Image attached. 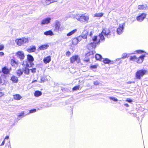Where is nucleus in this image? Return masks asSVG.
I'll list each match as a JSON object with an SVG mask.
<instances>
[{"mask_svg":"<svg viewBox=\"0 0 148 148\" xmlns=\"http://www.w3.org/2000/svg\"><path fill=\"white\" fill-rule=\"evenodd\" d=\"M104 34L102 32L99 35L100 39H97V36H94L92 38L91 43L87 45L89 49H95L96 47V44H99L100 40H105Z\"/></svg>","mask_w":148,"mask_h":148,"instance_id":"f257e3e1","label":"nucleus"},{"mask_svg":"<svg viewBox=\"0 0 148 148\" xmlns=\"http://www.w3.org/2000/svg\"><path fill=\"white\" fill-rule=\"evenodd\" d=\"M74 18L81 23H87L88 22L89 16L86 14H77L74 16Z\"/></svg>","mask_w":148,"mask_h":148,"instance_id":"f03ea898","label":"nucleus"},{"mask_svg":"<svg viewBox=\"0 0 148 148\" xmlns=\"http://www.w3.org/2000/svg\"><path fill=\"white\" fill-rule=\"evenodd\" d=\"M147 71L144 69L138 71L136 73V77L137 79H140L147 73Z\"/></svg>","mask_w":148,"mask_h":148,"instance_id":"7ed1b4c3","label":"nucleus"},{"mask_svg":"<svg viewBox=\"0 0 148 148\" xmlns=\"http://www.w3.org/2000/svg\"><path fill=\"white\" fill-rule=\"evenodd\" d=\"M28 39L25 38H21L16 39L15 40V42L18 46H20L22 44L27 43L28 42Z\"/></svg>","mask_w":148,"mask_h":148,"instance_id":"20e7f679","label":"nucleus"},{"mask_svg":"<svg viewBox=\"0 0 148 148\" xmlns=\"http://www.w3.org/2000/svg\"><path fill=\"white\" fill-rule=\"evenodd\" d=\"M88 34V31L86 30H84L82 34V35L79 36L76 38L78 42L81 40L82 38L86 39Z\"/></svg>","mask_w":148,"mask_h":148,"instance_id":"39448f33","label":"nucleus"},{"mask_svg":"<svg viewBox=\"0 0 148 148\" xmlns=\"http://www.w3.org/2000/svg\"><path fill=\"white\" fill-rule=\"evenodd\" d=\"M125 23H122L119 25V27L117 29V33L118 34H121L122 33L123 31L124 28Z\"/></svg>","mask_w":148,"mask_h":148,"instance_id":"423d86ee","label":"nucleus"},{"mask_svg":"<svg viewBox=\"0 0 148 148\" xmlns=\"http://www.w3.org/2000/svg\"><path fill=\"white\" fill-rule=\"evenodd\" d=\"M71 62L73 63L75 61L77 63H79L80 62V59L78 56H72L70 58Z\"/></svg>","mask_w":148,"mask_h":148,"instance_id":"0eeeda50","label":"nucleus"},{"mask_svg":"<svg viewBox=\"0 0 148 148\" xmlns=\"http://www.w3.org/2000/svg\"><path fill=\"white\" fill-rule=\"evenodd\" d=\"M16 56L21 60L23 59L25 57L24 53L22 51H19L16 52Z\"/></svg>","mask_w":148,"mask_h":148,"instance_id":"6e6552de","label":"nucleus"},{"mask_svg":"<svg viewBox=\"0 0 148 148\" xmlns=\"http://www.w3.org/2000/svg\"><path fill=\"white\" fill-rule=\"evenodd\" d=\"M102 32L104 34L105 36H106L108 38L111 36L110 32L109 29L106 28L103 30Z\"/></svg>","mask_w":148,"mask_h":148,"instance_id":"1a4fd4ad","label":"nucleus"},{"mask_svg":"<svg viewBox=\"0 0 148 148\" xmlns=\"http://www.w3.org/2000/svg\"><path fill=\"white\" fill-rule=\"evenodd\" d=\"M51 20V18L49 17L44 19L41 21L40 24L42 25H47L50 23Z\"/></svg>","mask_w":148,"mask_h":148,"instance_id":"9d476101","label":"nucleus"},{"mask_svg":"<svg viewBox=\"0 0 148 148\" xmlns=\"http://www.w3.org/2000/svg\"><path fill=\"white\" fill-rule=\"evenodd\" d=\"M34 65L33 62L28 61V60L24 61L23 63V66H25L27 67H29L32 66Z\"/></svg>","mask_w":148,"mask_h":148,"instance_id":"9b49d317","label":"nucleus"},{"mask_svg":"<svg viewBox=\"0 0 148 148\" xmlns=\"http://www.w3.org/2000/svg\"><path fill=\"white\" fill-rule=\"evenodd\" d=\"M146 14L145 13H142L140 15L138 16L137 17V20L140 22L142 21L145 18L146 16Z\"/></svg>","mask_w":148,"mask_h":148,"instance_id":"f8f14e48","label":"nucleus"},{"mask_svg":"<svg viewBox=\"0 0 148 148\" xmlns=\"http://www.w3.org/2000/svg\"><path fill=\"white\" fill-rule=\"evenodd\" d=\"M10 80L12 81L13 83H18V77L14 75H13L11 77Z\"/></svg>","mask_w":148,"mask_h":148,"instance_id":"ddd939ff","label":"nucleus"},{"mask_svg":"<svg viewBox=\"0 0 148 148\" xmlns=\"http://www.w3.org/2000/svg\"><path fill=\"white\" fill-rule=\"evenodd\" d=\"M10 70L9 69L6 67H4L3 68L2 70V72L5 74H8L10 73Z\"/></svg>","mask_w":148,"mask_h":148,"instance_id":"4468645a","label":"nucleus"},{"mask_svg":"<svg viewBox=\"0 0 148 148\" xmlns=\"http://www.w3.org/2000/svg\"><path fill=\"white\" fill-rule=\"evenodd\" d=\"M51 60V58L50 56H49L45 58L43 60V61L45 64L49 63Z\"/></svg>","mask_w":148,"mask_h":148,"instance_id":"2eb2a0df","label":"nucleus"},{"mask_svg":"<svg viewBox=\"0 0 148 148\" xmlns=\"http://www.w3.org/2000/svg\"><path fill=\"white\" fill-rule=\"evenodd\" d=\"M145 57V56L143 55L140 56L138 60H137L136 62L138 63H141L144 60V58Z\"/></svg>","mask_w":148,"mask_h":148,"instance_id":"dca6fc26","label":"nucleus"},{"mask_svg":"<svg viewBox=\"0 0 148 148\" xmlns=\"http://www.w3.org/2000/svg\"><path fill=\"white\" fill-rule=\"evenodd\" d=\"M49 46L47 44L42 45L39 47V49L40 50H43L47 49Z\"/></svg>","mask_w":148,"mask_h":148,"instance_id":"f3484780","label":"nucleus"},{"mask_svg":"<svg viewBox=\"0 0 148 148\" xmlns=\"http://www.w3.org/2000/svg\"><path fill=\"white\" fill-rule=\"evenodd\" d=\"M55 23L56 29L58 30H60V22L58 21H56Z\"/></svg>","mask_w":148,"mask_h":148,"instance_id":"a211bd4d","label":"nucleus"},{"mask_svg":"<svg viewBox=\"0 0 148 148\" xmlns=\"http://www.w3.org/2000/svg\"><path fill=\"white\" fill-rule=\"evenodd\" d=\"M13 97L14 99L19 100L21 99L22 97L19 94H16L13 95Z\"/></svg>","mask_w":148,"mask_h":148,"instance_id":"6ab92c4d","label":"nucleus"},{"mask_svg":"<svg viewBox=\"0 0 148 148\" xmlns=\"http://www.w3.org/2000/svg\"><path fill=\"white\" fill-rule=\"evenodd\" d=\"M36 47L35 46H33L32 47H30V48L27 49V51L29 52H32L35 51Z\"/></svg>","mask_w":148,"mask_h":148,"instance_id":"aec40b11","label":"nucleus"},{"mask_svg":"<svg viewBox=\"0 0 148 148\" xmlns=\"http://www.w3.org/2000/svg\"><path fill=\"white\" fill-rule=\"evenodd\" d=\"M23 71L25 74L29 75V69L28 67H25V68L23 69Z\"/></svg>","mask_w":148,"mask_h":148,"instance_id":"412c9836","label":"nucleus"},{"mask_svg":"<svg viewBox=\"0 0 148 148\" xmlns=\"http://www.w3.org/2000/svg\"><path fill=\"white\" fill-rule=\"evenodd\" d=\"M77 31V29H74L67 34L66 35L68 36H69L75 33H76Z\"/></svg>","mask_w":148,"mask_h":148,"instance_id":"4be33fe9","label":"nucleus"},{"mask_svg":"<svg viewBox=\"0 0 148 148\" xmlns=\"http://www.w3.org/2000/svg\"><path fill=\"white\" fill-rule=\"evenodd\" d=\"M27 59L28 61L33 62L34 60V59L32 56L30 55H27Z\"/></svg>","mask_w":148,"mask_h":148,"instance_id":"5701e85b","label":"nucleus"},{"mask_svg":"<svg viewBox=\"0 0 148 148\" xmlns=\"http://www.w3.org/2000/svg\"><path fill=\"white\" fill-rule=\"evenodd\" d=\"M44 34L45 35H50L53 36L54 34L53 33L51 30H49L46 32H45L44 33Z\"/></svg>","mask_w":148,"mask_h":148,"instance_id":"b1692460","label":"nucleus"},{"mask_svg":"<svg viewBox=\"0 0 148 148\" xmlns=\"http://www.w3.org/2000/svg\"><path fill=\"white\" fill-rule=\"evenodd\" d=\"M95 58L97 60L101 61L102 60V56L101 55L97 54L95 55Z\"/></svg>","mask_w":148,"mask_h":148,"instance_id":"393cba45","label":"nucleus"},{"mask_svg":"<svg viewBox=\"0 0 148 148\" xmlns=\"http://www.w3.org/2000/svg\"><path fill=\"white\" fill-rule=\"evenodd\" d=\"M42 95V92L39 91H36L34 93V95L35 97H38Z\"/></svg>","mask_w":148,"mask_h":148,"instance_id":"a878e982","label":"nucleus"},{"mask_svg":"<svg viewBox=\"0 0 148 148\" xmlns=\"http://www.w3.org/2000/svg\"><path fill=\"white\" fill-rule=\"evenodd\" d=\"M131 55L130 53L127 54L126 53H123L122 55L121 58L122 59H124L128 57L130 55Z\"/></svg>","mask_w":148,"mask_h":148,"instance_id":"bb28decb","label":"nucleus"},{"mask_svg":"<svg viewBox=\"0 0 148 148\" xmlns=\"http://www.w3.org/2000/svg\"><path fill=\"white\" fill-rule=\"evenodd\" d=\"M16 73L18 76H20L23 74V71L21 69L18 70L16 71Z\"/></svg>","mask_w":148,"mask_h":148,"instance_id":"cd10ccee","label":"nucleus"},{"mask_svg":"<svg viewBox=\"0 0 148 148\" xmlns=\"http://www.w3.org/2000/svg\"><path fill=\"white\" fill-rule=\"evenodd\" d=\"M78 42L76 38H75L73 39L72 41V44L73 45H76Z\"/></svg>","mask_w":148,"mask_h":148,"instance_id":"c85d7f7f","label":"nucleus"},{"mask_svg":"<svg viewBox=\"0 0 148 148\" xmlns=\"http://www.w3.org/2000/svg\"><path fill=\"white\" fill-rule=\"evenodd\" d=\"M147 8V6L146 5H139L138 6V9L139 10H144L146 9Z\"/></svg>","mask_w":148,"mask_h":148,"instance_id":"c756f323","label":"nucleus"},{"mask_svg":"<svg viewBox=\"0 0 148 148\" xmlns=\"http://www.w3.org/2000/svg\"><path fill=\"white\" fill-rule=\"evenodd\" d=\"M103 14L102 13H96L95 14L94 16L96 17H101L103 16Z\"/></svg>","mask_w":148,"mask_h":148,"instance_id":"7c9ffc66","label":"nucleus"},{"mask_svg":"<svg viewBox=\"0 0 148 148\" xmlns=\"http://www.w3.org/2000/svg\"><path fill=\"white\" fill-rule=\"evenodd\" d=\"M45 5H48L51 3H52L51 0H45L44 2Z\"/></svg>","mask_w":148,"mask_h":148,"instance_id":"2f4dec72","label":"nucleus"},{"mask_svg":"<svg viewBox=\"0 0 148 148\" xmlns=\"http://www.w3.org/2000/svg\"><path fill=\"white\" fill-rule=\"evenodd\" d=\"M130 59L131 60L136 61L137 59L135 56H131L130 57Z\"/></svg>","mask_w":148,"mask_h":148,"instance_id":"473e14b6","label":"nucleus"},{"mask_svg":"<svg viewBox=\"0 0 148 148\" xmlns=\"http://www.w3.org/2000/svg\"><path fill=\"white\" fill-rule=\"evenodd\" d=\"M103 62L105 64H109L111 61L107 58H105L103 60Z\"/></svg>","mask_w":148,"mask_h":148,"instance_id":"72a5a7b5","label":"nucleus"},{"mask_svg":"<svg viewBox=\"0 0 148 148\" xmlns=\"http://www.w3.org/2000/svg\"><path fill=\"white\" fill-rule=\"evenodd\" d=\"M11 64L12 66H15V65L17 64V62H16L15 60H12L11 62Z\"/></svg>","mask_w":148,"mask_h":148,"instance_id":"f704fd0d","label":"nucleus"},{"mask_svg":"<svg viewBox=\"0 0 148 148\" xmlns=\"http://www.w3.org/2000/svg\"><path fill=\"white\" fill-rule=\"evenodd\" d=\"M80 88V86L78 85L77 86H76L74 87L73 88V90H79Z\"/></svg>","mask_w":148,"mask_h":148,"instance_id":"c9c22d12","label":"nucleus"},{"mask_svg":"<svg viewBox=\"0 0 148 148\" xmlns=\"http://www.w3.org/2000/svg\"><path fill=\"white\" fill-rule=\"evenodd\" d=\"M109 98L110 99L114 101H118V100L115 97H110Z\"/></svg>","mask_w":148,"mask_h":148,"instance_id":"e433bc0d","label":"nucleus"},{"mask_svg":"<svg viewBox=\"0 0 148 148\" xmlns=\"http://www.w3.org/2000/svg\"><path fill=\"white\" fill-rule=\"evenodd\" d=\"M36 109H34L33 110H31L29 111V112L28 113L29 114V113H32L34 112H36Z\"/></svg>","mask_w":148,"mask_h":148,"instance_id":"4c0bfd02","label":"nucleus"},{"mask_svg":"<svg viewBox=\"0 0 148 148\" xmlns=\"http://www.w3.org/2000/svg\"><path fill=\"white\" fill-rule=\"evenodd\" d=\"M30 70H31L32 73H35L36 71V69L35 68H34L32 69H31Z\"/></svg>","mask_w":148,"mask_h":148,"instance_id":"58836bf2","label":"nucleus"},{"mask_svg":"<svg viewBox=\"0 0 148 148\" xmlns=\"http://www.w3.org/2000/svg\"><path fill=\"white\" fill-rule=\"evenodd\" d=\"M90 68L92 69H96L97 68V66L96 65H91L90 66Z\"/></svg>","mask_w":148,"mask_h":148,"instance_id":"ea45409f","label":"nucleus"},{"mask_svg":"<svg viewBox=\"0 0 148 148\" xmlns=\"http://www.w3.org/2000/svg\"><path fill=\"white\" fill-rule=\"evenodd\" d=\"M24 112H22L21 113L19 114L18 115V116L19 117H20L21 116H23L24 115Z\"/></svg>","mask_w":148,"mask_h":148,"instance_id":"a19ab883","label":"nucleus"},{"mask_svg":"<svg viewBox=\"0 0 148 148\" xmlns=\"http://www.w3.org/2000/svg\"><path fill=\"white\" fill-rule=\"evenodd\" d=\"M99 83L98 81H95L94 84L95 85L97 86L99 84Z\"/></svg>","mask_w":148,"mask_h":148,"instance_id":"79ce46f5","label":"nucleus"},{"mask_svg":"<svg viewBox=\"0 0 148 148\" xmlns=\"http://www.w3.org/2000/svg\"><path fill=\"white\" fill-rule=\"evenodd\" d=\"M4 48V46L3 45H0V50H2Z\"/></svg>","mask_w":148,"mask_h":148,"instance_id":"37998d69","label":"nucleus"},{"mask_svg":"<svg viewBox=\"0 0 148 148\" xmlns=\"http://www.w3.org/2000/svg\"><path fill=\"white\" fill-rule=\"evenodd\" d=\"M4 95V94L3 92H0V97L3 96Z\"/></svg>","mask_w":148,"mask_h":148,"instance_id":"c03bdc74","label":"nucleus"},{"mask_svg":"<svg viewBox=\"0 0 148 148\" xmlns=\"http://www.w3.org/2000/svg\"><path fill=\"white\" fill-rule=\"evenodd\" d=\"M126 101L129 103H131L132 101V100L130 99H127L126 100Z\"/></svg>","mask_w":148,"mask_h":148,"instance_id":"a18cd8bd","label":"nucleus"},{"mask_svg":"<svg viewBox=\"0 0 148 148\" xmlns=\"http://www.w3.org/2000/svg\"><path fill=\"white\" fill-rule=\"evenodd\" d=\"M71 55V53L69 51H67L66 53V55L68 56H69Z\"/></svg>","mask_w":148,"mask_h":148,"instance_id":"49530a36","label":"nucleus"},{"mask_svg":"<svg viewBox=\"0 0 148 148\" xmlns=\"http://www.w3.org/2000/svg\"><path fill=\"white\" fill-rule=\"evenodd\" d=\"M136 51L138 53H141L143 52V51L140 50H137Z\"/></svg>","mask_w":148,"mask_h":148,"instance_id":"de8ad7c7","label":"nucleus"},{"mask_svg":"<svg viewBox=\"0 0 148 148\" xmlns=\"http://www.w3.org/2000/svg\"><path fill=\"white\" fill-rule=\"evenodd\" d=\"M5 140L2 142L1 144L0 145V146L3 145L5 144Z\"/></svg>","mask_w":148,"mask_h":148,"instance_id":"09e8293b","label":"nucleus"},{"mask_svg":"<svg viewBox=\"0 0 148 148\" xmlns=\"http://www.w3.org/2000/svg\"><path fill=\"white\" fill-rule=\"evenodd\" d=\"M92 34H93V32L92 31H91L90 32L89 35L90 37H92Z\"/></svg>","mask_w":148,"mask_h":148,"instance_id":"8fccbe9b","label":"nucleus"},{"mask_svg":"<svg viewBox=\"0 0 148 148\" xmlns=\"http://www.w3.org/2000/svg\"><path fill=\"white\" fill-rule=\"evenodd\" d=\"M4 55V53L3 52H0V56H3Z\"/></svg>","mask_w":148,"mask_h":148,"instance_id":"3c124183","label":"nucleus"},{"mask_svg":"<svg viewBox=\"0 0 148 148\" xmlns=\"http://www.w3.org/2000/svg\"><path fill=\"white\" fill-rule=\"evenodd\" d=\"M58 0H51V1L52 2V3L54 2H56L58 1Z\"/></svg>","mask_w":148,"mask_h":148,"instance_id":"603ef678","label":"nucleus"},{"mask_svg":"<svg viewBox=\"0 0 148 148\" xmlns=\"http://www.w3.org/2000/svg\"><path fill=\"white\" fill-rule=\"evenodd\" d=\"M89 59H84V61L86 62H88L89 61Z\"/></svg>","mask_w":148,"mask_h":148,"instance_id":"864d4df0","label":"nucleus"},{"mask_svg":"<svg viewBox=\"0 0 148 148\" xmlns=\"http://www.w3.org/2000/svg\"><path fill=\"white\" fill-rule=\"evenodd\" d=\"M124 105H125V106L126 107H129V105L127 103H125L124 104Z\"/></svg>","mask_w":148,"mask_h":148,"instance_id":"5fc2aeb1","label":"nucleus"},{"mask_svg":"<svg viewBox=\"0 0 148 148\" xmlns=\"http://www.w3.org/2000/svg\"><path fill=\"white\" fill-rule=\"evenodd\" d=\"M9 138V136H6L5 138V139H8Z\"/></svg>","mask_w":148,"mask_h":148,"instance_id":"6e6d98bb","label":"nucleus"},{"mask_svg":"<svg viewBox=\"0 0 148 148\" xmlns=\"http://www.w3.org/2000/svg\"><path fill=\"white\" fill-rule=\"evenodd\" d=\"M133 83V82H127V84H132Z\"/></svg>","mask_w":148,"mask_h":148,"instance_id":"4d7b16f0","label":"nucleus"},{"mask_svg":"<svg viewBox=\"0 0 148 148\" xmlns=\"http://www.w3.org/2000/svg\"><path fill=\"white\" fill-rule=\"evenodd\" d=\"M2 83V80L1 79V76H0V84H1Z\"/></svg>","mask_w":148,"mask_h":148,"instance_id":"13d9d810","label":"nucleus"},{"mask_svg":"<svg viewBox=\"0 0 148 148\" xmlns=\"http://www.w3.org/2000/svg\"><path fill=\"white\" fill-rule=\"evenodd\" d=\"M37 82V80H35L32 82V83H33L35 82Z\"/></svg>","mask_w":148,"mask_h":148,"instance_id":"bf43d9fd","label":"nucleus"},{"mask_svg":"<svg viewBox=\"0 0 148 148\" xmlns=\"http://www.w3.org/2000/svg\"><path fill=\"white\" fill-rule=\"evenodd\" d=\"M92 54H94V53H95V51L94 52L93 51H92Z\"/></svg>","mask_w":148,"mask_h":148,"instance_id":"052dcab7","label":"nucleus"},{"mask_svg":"<svg viewBox=\"0 0 148 148\" xmlns=\"http://www.w3.org/2000/svg\"><path fill=\"white\" fill-rule=\"evenodd\" d=\"M88 54H89V53H87V54H86V56L88 55H88Z\"/></svg>","mask_w":148,"mask_h":148,"instance_id":"680f3d73","label":"nucleus"},{"mask_svg":"<svg viewBox=\"0 0 148 148\" xmlns=\"http://www.w3.org/2000/svg\"><path fill=\"white\" fill-rule=\"evenodd\" d=\"M41 81L40 82H42V80H41Z\"/></svg>","mask_w":148,"mask_h":148,"instance_id":"e2e57ef3","label":"nucleus"}]
</instances>
